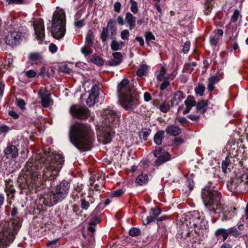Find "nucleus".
<instances>
[{"mask_svg":"<svg viewBox=\"0 0 248 248\" xmlns=\"http://www.w3.org/2000/svg\"><path fill=\"white\" fill-rule=\"evenodd\" d=\"M184 98L183 93L181 91H177L174 93L172 99L171 101L172 105H177Z\"/></svg>","mask_w":248,"mask_h":248,"instance_id":"4be33fe9","label":"nucleus"},{"mask_svg":"<svg viewBox=\"0 0 248 248\" xmlns=\"http://www.w3.org/2000/svg\"><path fill=\"white\" fill-rule=\"evenodd\" d=\"M46 71V68L45 66H43L41 68V69L40 71V72L39 73V76H40L42 77H44L45 76L49 77L50 74L49 73H45Z\"/></svg>","mask_w":248,"mask_h":248,"instance_id":"052dcab7","label":"nucleus"},{"mask_svg":"<svg viewBox=\"0 0 248 248\" xmlns=\"http://www.w3.org/2000/svg\"><path fill=\"white\" fill-rule=\"evenodd\" d=\"M94 34L92 31H89L87 34L86 37V43L89 45V46H92L93 45V40Z\"/></svg>","mask_w":248,"mask_h":248,"instance_id":"2f4dec72","label":"nucleus"},{"mask_svg":"<svg viewBox=\"0 0 248 248\" xmlns=\"http://www.w3.org/2000/svg\"><path fill=\"white\" fill-rule=\"evenodd\" d=\"M98 87L94 85L91 89V93L86 100V104L90 107L93 106L96 100V97L98 95Z\"/></svg>","mask_w":248,"mask_h":248,"instance_id":"4468645a","label":"nucleus"},{"mask_svg":"<svg viewBox=\"0 0 248 248\" xmlns=\"http://www.w3.org/2000/svg\"><path fill=\"white\" fill-rule=\"evenodd\" d=\"M230 158H229L228 156H227L225 160H223L222 162V170L224 172V173H226L227 172V169H228V167L230 164Z\"/></svg>","mask_w":248,"mask_h":248,"instance_id":"37998d69","label":"nucleus"},{"mask_svg":"<svg viewBox=\"0 0 248 248\" xmlns=\"http://www.w3.org/2000/svg\"><path fill=\"white\" fill-rule=\"evenodd\" d=\"M220 37L217 35L211 36L210 37V43L212 46H216L217 44Z\"/></svg>","mask_w":248,"mask_h":248,"instance_id":"de8ad7c7","label":"nucleus"},{"mask_svg":"<svg viewBox=\"0 0 248 248\" xmlns=\"http://www.w3.org/2000/svg\"><path fill=\"white\" fill-rule=\"evenodd\" d=\"M193 213L195 215H197L196 217H193L192 219V220L194 222H195L196 223H199L201 222L202 219L201 218V217L199 216V213L197 212L196 211H194Z\"/></svg>","mask_w":248,"mask_h":248,"instance_id":"e2e57ef3","label":"nucleus"},{"mask_svg":"<svg viewBox=\"0 0 248 248\" xmlns=\"http://www.w3.org/2000/svg\"><path fill=\"white\" fill-rule=\"evenodd\" d=\"M236 208H231L228 211H225L223 213V217H222L223 220H226L232 219L236 215Z\"/></svg>","mask_w":248,"mask_h":248,"instance_id":"393cba45","label":"nucleus"},{"mask_svg":"<svg viewBox=\"0 0 248 248\" xmlns=\"http://www.w3.org/2000/svg\"><path fill=\"white\" fill-rule=\"evenodd\" d=\"M4 189L6 192H9L11 193L15 192V190L13 186V182L11 180H9L5 181V187Z\"/></svg>","mask_w":248,"mask_h":248,"instance_id":"72a5a7b5","label":"nucleus"},{"mask_svg":"<svg viewBox=\"0 0 248 248\" xmlns=\"http://www.w3.org/2000/svg\"><path fill=\"white\" fill-rule=\"evenodd\" d=\"M16 104L18 107H19L21 109L25 108V102L22 99H16Z\"/></svg>","mask_w":248,"mask_h":248,"instance_id":"680f3d73","label":"nucleus"},{"mask_svg":"<svg viewBox=\"0 0 248 248\" xmlns=\"http://www.w3.org/2000/svg\"><path fill=\"white\" fill-rule=\"evenodd\" d=\"M202 197L204 205L210 211L220 213L223 207L220 202V194L211 189L209 186H205L202 190Z\"/></svg>","mask_w":248,"mask_h":248,"instance_id":"423d86ee","label":"nucleus"},{"mask_svg":"<svg viewBox=\"0 0 248 248\" xmlns=\"http://www.w3.org/2000/svg\"><path fill=\"white\" fill-rule=\"evenodd\" d=\"M151 130L149 128H143L140 133V136L144 140L147 139L148 137L150 134Z\"/></svg>","mask_w":248,"mask_h":248,"instance_id":"4c0bfd02","label":"nucleus"},{"mask_svg":"<svg viewBox=\"0 0 248 248\" xmlns=\"http://www.w3.org/2000/svg\"><path fill=\"white\" fill-rule=\"evenodd\" d=\"M241 17V16L240 11L238 10H235L231 16L230 23L235 22L237 20H238L239 18H240ZM230 24L231 23H230L227 26V28L230 26Z\"/></svg>","mask_w":248,"mask_h":248,"instance_id":"473e14b6","label":"nucleus"},{"mask_svg":"<svg viewBox=\"0 0 248 248\" xmlns=\"http://www.w3.org/2000/svg\"><path fill=\"white\" fill-rule=\"evenodd\" d=\"M30 60L35 63L41 62L42 57L39 53H32L30 54Z\"/></svg>","mask_w":248,"mask_h":248,"instance_id":"cd10ccee","label":"nucleus"},{"mask_svg":"<svg viewBox=\"0 0 248 248\" xmlns=\"http://www.w3.org/2000/svg\"><path fill=\"white\" fill-rule=\"evenodd\" d=\"M241 182L242 181L239 179H232L230 182L228 183L227 187L230 191L234 193L236 192L237 191V188L239 183Z\"/></svg>","mask_w":248,"mask_h":248,"instance_id":"412c9836","label":"nucleus"},{"mask_svg":"<svg viewBox=\"0 0 248 248\" xmlns=\"http://www.w3.org/2000/svg\"><path fill=\"white\" fill-rule=\"evenodd\" d=\"M190 43L189 41H186L185 43L183 46L182 52L184 53H187L189 50Z\"/></svg>","mask_w":248,"mask_h":248,"instance_id":"5fc2aeb1","label":"nucleus"},{"mask_svg":"<svg viewBox=\"0 0 248 248\" xmlns=\"http://www.w3.org/2000/svg\"><path fill=\"white\" fill-rule=\"evenodd\" d=\"M102 115L104 119V125L99 128L97 138L99 142L106 144L110 142L114 133L113 130L110 128V125L108 126V124L117 122L119 120V115L115 110L111 108H107L103 110Z\"/></svg>","mask_w":248,"mask_h":248,"instance_id":"20e7f679","label":"nucleus"},{"mask_svg":"<svg viewBox=\"0 0 248 248\" xmlns=\"http://www.w3.org/2000/svg\"><path fill=\"white\" fill-rule=\"evenodd\" d=\"M11 128L6 125L2 124L0 126V133H6Z\"/></svg>","mask_w":248,"mask_h":248,"instance_id":"bf43d9fd","label":"nucleus"},{"mask_svg":"<svg viewBox=\"0 0 248 248\" xmlns=\"http://www.w3.org/2000/svg\"><path fill=\"white\" fill-rule=\"evenodd\" d=\"M154 154L155 156L157 158L155 161V164L157 166L161 165L170 159V155L168 152L160 148L156 150Z\"/></svg>","mask_w":248,"mask_h":248,"instance_id":"f8f14e48","label":"nucleus"},{"mask_svg":"<svg viewBox=\"0 0 248 248\" xmlns=\"http://www.w3.org/2000/svg\"><path fill=\"white\" fill-rule=\"evenodd\" d=\"M69 188V184L63 181L55 186L51 191L41 196L40 201L45 206L51 207L65 198Z\"/></svg>","mask_w":248,"mask_h":248,"instance_id":"39448f33","label":"nucleus"},{"mask_svg":"<svg viewBox=\"0 0 248 248\" xmlns=\"http://www.w3.org/2000/svg\"><path fill=\"white\" fill-rule=\"evenodd\" d=\"M111 32L112 36H115L116 33V28L115 27V22L112 20H109L108 23L107 27Z\"/></svg>","mask_w":248,"mask_h":248,"instance_id":"7c9ffc66","label":"nucleus"},{"mask_svg":"<svg viewBox=\"0 0 248 248\" xmlns=\"http://www.w3.org/2000/svg\"><path fill=\"white\" fill-rule=\"evenodd\" d=\"M229 234L228 229H225L223 228L217 229L215 232V236L217 237L221 236L223 241L227 239Z\"/></svg>","mask_w":248,"mask_h":248,"instance_id":"b1692460","label":"nucleus"},{"mask_svg":"<svg viewBox=\"0 0 248 248\" xmlns=\"http://www.w3.org/2000/svg\"><path fill=\"white\" fill-rule=\"evenodd\" d=\"M195 106L197 113L204 114L208 108V101L201 100L199 101Z\"/></svg>","mask_w":248,"mask_h":248,"instance_id":"f3484780","label":"nucleus"},{"mask_svg":"<svg viewBox=\"0 0 248 248\" xmlns=\"http://www.w3.org/2000/svg\"><path fill=\"white\" fill-rule=\"evenodd\" d=\"M159 108L160 110L162 112H167L170 108L169 103L166 101L161 103L159 105Z\"/></svg>","mask_w":248,"mask_h":248,"instance_id":"a19ab883","label":"nucleus"},{"mask_svg":"<svg viewBox=\"0 0 248 248\" xmlns=\"http://www.w3.org/2000/svg\"><path fill=\"white\" fill-rule=\"evenodd\" d=\"M169 79H165L163 80L162 81L163 82L161 84L160 86V89L161 91H163L165 90L170 84V81L169 80Z\"/></svg>","mask_w":248,"mask_h":248,"instance_id":"13d9d810","label":"nucleus"},{"mask_svg":"<svg viewBox=\"0 0 248 248\" xmlns=\"http://www.w3.org/2000/svg\"><path fill=\"white\" fill-rule=\"evenodd\" d=\"M124 21L130 30H132L135 28L136 17L130 12L126 13Z\"/></svg>","mask_w":248,"mask_h":248,"instance_id":"dca6fc26","label":"nucleus"},{"mask_svg":"<svg viewBox=\"0 0 248 248\" xmlns=\"http://www.w3.org/2000/svg\"><path fill=\"white\" fill-rule=\"evenodd\" d=\"M185 104L186 107L192 108L196 105V102L193 97L188 95L185 101Z\"/></svg>","mask_w":248,"mask_h":248,"instance_id":"c9c22d12","label":"nucleus"},{"mask_svg":"<svg viewBox=\"0 0 248 248\" xmlns=\"http://www.w3.org/2000/svg\"><path fill=\"white\" fill-rule=\"evenodd\" d=\"M131 4L130 10L132 13L135 14L139 11V8L137 2L135 0H130Z\"/></svg>","mask_w":248,"mask_h":248,"instance_id":"ea45409f","label":"nucleus"},{"mask_svg":"<svg viewBox=\"0 0 248 248\" xmlns=\"http://www.w3.org/2000/svg\"><path fill=\"white\" fill-rule=\"evenodd\" d=\"M148 66L146 64H141L137 70V74L139 77H142L147 72Z\"/></svg>","mask_w":248,"mask_h":248,"instance_id":"f704fd0d","label":"nucleus"},{"mask_svg":"<svg viewBox=\"0 0 248 248\" xmlns=\"http://www.w3.org/2000/svg\"><path fill=\"white\" fill-rule=\"evenodd\" d=\"M124 44L123 42H118L115 40L112 41L110 45L111 48L113 50H119L122 48Z\"/></svg>","mask_w":248,"mask_h":248,"instance_id":"c756f323","label":"nucleus"},{"mask_svg":"<svg viewBox=\"0 0 248 248\" xmlns=\"http://www.w3.org/2000/svg\"><path fill=\"white\" fill-rule=\"evenodd\" d=\"M81 51L86 57L91 54L92 49L89 47L84 46L81 48Z\"/></svg>","mask_w":248,"mask_h":248,"instance_id":"09e8293b","label":"nucleus"},{"mask_svg":"<svg viewBox=\"0 0 248 248\" xmlns=\"http://www.w3.org/2000/svg\"><path fill=\"white\" fill-rule=\"evenodd\" d=\"M75 26L77 28H80L85 24V22L83 20L77 21L74 23Z\"/></svg>","mask_w":248,"mask_h":248,"instance_id":"774afa93","label":"nucleus"},{"mask_svg":"<svg viewBox=\"0 0 248 248\" xmlns=\"http://www.w3.org/2000/svg\"><path fill=\"white\" fill-rule=\"evenodd\" d=\"M58 47L56 45L51 44L49 46V50L52 53H54L57 52Z\"/></svg>","mask_w":248,"mask_h":248,"instance_id":"69168bd1","label":"nucleus"},{"mask_svg":"<svg viewBox=\"0 0 248 248\" xmlns=\"http://www.w3.org/2000/svg\"><path fill=\"white\" fill-rule=\"evenodd\" d=\"M113 59L108 62L110 66H116L120 64L122 61V55L120 52H114L112 53Z\"/></svg>","mask_w":248,"mask_h":248,"instance_id":"a211bd4d","label":"nucleus"},{"mask_svg":"<svg viewBox=\"0 0 248 248\" xmlns=\"http://www.w3.org/2000/svg\"><path fill=\"white\" fill-rule=\"evenodd\" d=\"M124 192L123 189H118L116 191L112 192L111 194V197H119L122 195Z\"/></svg>","mask_w":248,"mask_h":248,"instance_id":"6e6d98bb","label":"nucleus"},{"mask_svg":"<svg viewBox=\"0 0 248 248\" xmlns=\"http://www.w3.org/2000/svg\"><path fill=\"white\" fill-rule=\"evenodd\" d=\"M71 114L79 119H86L89 115L86 108L77 105H73L70 108Z\"/></svg>","mask_w":248,"mask_h":248,"instance_id":"9b49d317","label":"nucleus"},{"mask_svg":"<svg viewBox=\"0 0 248 248\" xmlns=\"http://www.w3.org/2000/svg\"><path fill=\"white\" fill-rule=\"evenodd\" d=\"M205 91V86L203 84H199L195 88V92L197 94L202 96Z\"/></svg>","mask_w":248,"mask_h":248,"instance_id":"58836bf2","label":"nucleus"},{"mask_svg":"<svg viewBox=\"0 0 248 248\" xmlns=\"http://www.w3.org/2000/svg\"><path fill=\"white\" fill-rule=\"evenodd\" d=\"M145 41L147 45H150V42L151 41L155 40V36L151 31H148L145 33Z\"/></svg>","mask_w":248,"mask_h":248,"instance_id":"79ce46f5","label":"nucleus"},{"mask_svg":"<svg viewBox=\"0 0 248 248\" xmlns=\"http://www.w3.org/2000/svg\"><path fill=\"white\" fill-rule=\"evenodd\" d=\"M148 181V176L145 173H142L139 175L136 180V183L139 186L146 185Z\"/></svg>","mask_w":248,"mask_h":248,"instance_id":"a878e982","label":"nucleus"},{"mask_svg":"<svg viewBox=\"0 0 248 248\" xmlns=\"http://www.w3.org/2000/svg\"><path fill=\"white\" fill-rule=\"evenodd\" d=\"M66 19L64 11L57 9L53 14L52 25L51 32L53 36L57 39H61L65 33Z\"/></svg>","mask_w":248,"mask_h":248,"instance_id":"0eeeda50","label":"nucleus"},{"mask_svg":"<svg viewBox=\"0 0 248 248\" xmlns=\"http://www.w3.org/2000/svg\"><path fill=\"white\" fill-rule=\"evenodd\" d=\"M164 132L163 131H160L157 132L154 136V140L155 143L158 145L162 143V140L164 138Z\"/></svg>","mask_w":248,"mask_h":248,"instance_id":"c85d7f7f","label":"nucleus"},{"mask_svg":"<svg viewBox=\"0 0 248 248\" xmlns=\"http://www.w3.org/2000/svg\"><path fill=\"white\" fill-rule=\"evenodd\" d=\"M64 163L63 156L59 154L49 152L41 160L34 164H28L24 180L20 184L23 189H28L36 193L43 188L46 180H54L59 174Z\"/></svg>","mask_w":248,"mask_h":248,"instance_id":"f257e3e1","label":"nucleus"},{"mask_svg":"<svg viewBox=\"0 0 248 248\" xmlns=\"http://www.w3.org/2000/svg\"><path fill=\"white\" fill-rule=\"evenodd\" d=\"M220 80L218 75H214L211 76L208 78V90L209 92H212L214 89V84L217 83Z\"/></svg>","mask_w":248,"mask_h":248,"instance_id":"5701e85b","label":"nucleus"},{"mask_svg":"<svg viewBox=\"0 0 248 248\" xmlns=\"http://www.w3.org/2000/svg\"><path fill=\"white\" fill-rule=\"evenodd\" d=\"M39 97L41 99V103L44 108L48 107L52 103L50 93L46 89L41 88L38 92Z\"/></svg>","mask_w":248,"mask_h":248,"instance_id":"ddd939ff","label":"nucleus"},{"mask_svg":"<svg viewBox=\"0 0 248 248\" xmlns=\"http://www.w3.org/2000/svg\"><path fill=\"white\" fill-rule=\"evenodd\" d=\"M228 230L229 234H232L234 237H237L241 234V232L235 227H230Z\"/></svg>","mask_w":248,"mask_h":248,"instance_id":"c03bdc74","label":"nucleus"},{"mask_svg":"<svg viewBox=\"0 0 248 248\" xmlns=\"http://www.w3.org/2000/svg\"><path fill=\"white\" fill-rule=\"evenodd\" d=\"M184 142L183 139L181 138H176L173 140V145L174 146H178Z\"/></svg>","mask_w":248,"mask_h":248,"instance_id":"4d7b16f0","label":"nucleus"},{"mask_svg":"<svg viewBox=\"0 0 248 248\" xmlns=\"http://www.w3.org/2000/svg\"><path fill=\"white\" fill-rule=\"evenodd\" d=\"M166 132L171 136H177L181 132V129L178 126L174 124L168 125L166 128Z\"/></svg>","mask_w":248,"mask_h":248,"instance_id":"aec40b11","label":"nucleus"},{"mask_svg":"<svg viewBox=\"0 0 248 248\" xmlns=\"http://www.w3.org/2000/svg\"><path fill=\"white\" fill-rule=\"evenodd\" d=\"M140 232V230L137 228H132L130 229L129 234L132 236L138 235Z\"/></svg>","mask_w":248,"mask_h":248,"instance_id":"8fccbe9b","label":"nucleus"},{"mask_svg":"<svg viewBox=\"0 0 248 248\" xmlns=\"http://www.w3.org/2000/svg\"><path fill=\"white\" fill-rule=\"evenodd\" d=\"M99 222V219L97 217L94 218L89 223L88 230L91 232L93 233L95 231V225Z\"/></svg>","mask_w":248,"mask_h":248,"instance_id":"e433bc0d","label":"nucleus"},{"mask_svg":"<svg viewBox=\"0 0 248 248\" xmlns=\"http://www.w3.org/2000/svg\"><path fill=\"white\" fill-rule=\"evenodd\" d=\"M91 60L94 63L97 65H103L104 63L103 59L97 56H93Z\"/></svg>","mask_w":248,"mask_h":248,"instance_id":"a18cd8bd","label":"nucleus"},{"mask_svg":"<svg viewBox=\"0 0 248 248\" xmlns=\"http://www.w3.org/2000/svg\"><path fill=\"white\" fill-rule=\"evenodd\" d=\"M161 213V211L158 208H152L150 211V215L145 220L143 219V224L147 225L155 221Z\"/></svg>","mask_w":248,"mask_h":248,"instance_id":"2eb2a0df","label":"nucleus"},{"mask_svg":"<svg viewBox=\"0 0 248 248\" xmlns=\"http://www.w3.org/2000/svg\"><path fill=\"white\" fill-rule=\"evenodd\" d=\"M129 35V31L126 29L122 31L121 33V37L123 40H127Z\"/></svg>","mask_w":248,"mask_h":248,"instance_id":"3c124183","label":"nucleus"},{"mask_svg":"<svg viewBox=\"0 0 248 248\" xmlns=\"http://www.w3.org/2000/svg\"><path fill=\"white\" fill-rule=\"evenodd\" d=\"M68 137L70 142L80 152L90 150L95 139L91 126L80 123H76L70 126Z\"/></svg>","mask_w":248,"mask_h":248,"instance_id":"f03ea898","label":"nucleus"},{"mask_svg":"<svg viewBox=\"0 0 248 248\" xmlns=\"http://www.w3.org/2000/svg\"><path fill=\"white\" fill-rule=\"evenodd\" d=\"M81 204L80 207L82 209L87 210L90 206V203L86 201L85 199H81L80 200Z\"/></svg>","mask_w":248,"mask_h":248,"instance_id":"603ef678","label":"nucleus"},{"mask_svg":"<svg viewBox=\"0 0 248 248\" xmlns=\"http://www.w3.org/2000/svg\"><path fill=\"white\" fill-rule=\"evenodd\" d=\"M166 69L165 66H162L159 73L156 76V79L158 81H163L165 79H169L170 76H166Z\"/></svg>","mask_w":248,"mask_h":248,"instance_id":"bb28decb","label":"nucleus"},{"mask_svg":"<svg viewBox=\"0 0 248 248\" xmlns=\"http://www.w3.org/2000/svg\"><path fill=\"white\" fill-rule=\"evenodd\" d=\"M21 227V222L18 217H15L11 220V222H5L0 225V233H2L3 239L13 242L15 235Z\"/></svg>","mask_w":248,"mask_h":248,"instance_id":"6e6552de","label":"nucleus"},{"mask_svg":"<svg viewBox=\"0 0 248 248\" xmlns=\"http://www.w3.org/2000/svg\"><path fill=\"white\" fill-rule=\"evenodd\" d=\"M25 75L29 78H32L36 76L37 73L33 70H29L25 72Z\"/></svg>","mask_w":248,"mask_h":248,"instance_id":"864d4df0","label":"nucleus"},{"mask_svg":"<svg viewBox=\"0 0 248 248\" xmlns=\"http://www.w3.org/2000/svg\"><path fill=\"white\" fill-rule=\"evenodd\" d=\"M108 28L103 27L102 33L101 34V39L103 42H105L108 37Z\"/></svg>","mask_w":248,"mask_h":248,"instance_id":"49530a36","label":"nucleus"},{"mask_svg":"<svg viewBox=\"0 0 248 248\" xmlns=\"http://www.w3.org/2000/svg\"><path fill=\"white\" fill-rule=\"evenodd\" d=\"M117 92L120 104L125 109L134 111L139 105L136 89L127 79H124L118 84Z\"/></svg>","mask_w":248,"mask_h":248,"instance_id":"7ed1b4c3","label":"nucleus"},{"mask_svg":"<svg viewBox=\"0 0 248 248\" xmlns=\"http://www.w3.org/2000/svg\"><path fill=\"white\" fill-rule=\"evenodd\" d=\"M5 155L7 158H14L18 155V151L16 147L14 145H10L7 147L4 150Z\"/></svg>","mask_w":248,"mask_h":248,"instance_id":"6ab92c4d","label":"nucleus"},{"mask_svg":"<svg viewBox=\"0 0 248 248\" xmlns=\"http://www.w3.org/2000/svg\"><path fill=\"white\" fill-rule=\"evenodd\" d=\"M33 26L36 38L41 42L42 41L45 36V28L43 20L42 19L34 20Z\"/></svg>","mask_w":248,"mask_h":248,"instance_id":"9d476101","label":"nucleus"},{"mask_svg":"<svg viewBox=\"0 0 248 248\" xmlns=\"http://www.w3.org/2000/svg\"><path fill=\"white\" fill-rule=\"evenodd\" d=\"M61 70L66 73H69L71 70L67 65H63L60 67Z\"/></svg>","mask_w":248,"mask_h":248,"instance_id":"0e129e2a","label":"nucleus"},{"mask_svg":"<svg viewBox=\"0 0 248 248\" xmlns=\"http://www.w3.org/2000/svg\"><path fill=\"white\" fill-rule=\"evenodd\" d=\"M21 34L19 31H10L5 37V43L12 46H16L19 45L21 41Z\"/></svg>","mask_w":248,"mask_h":248,"instance_id":"1a4fd4ad","label":"nucleus"},{"mask_svg":"<svg viewBox=\"0 0 248 248\" xmlns=\"http://www.w3.org/2000/svg\"><path fill=\"white\" fill-rule=\"evenodd\" d=\"M121 4L119 2H116L114 5V10L115 12L119 13L121 11Z\"/></svg>","mask_w":248,"mask_h":248,"instance_id":"338daca9","label":"nucleus"}]
</instances>
